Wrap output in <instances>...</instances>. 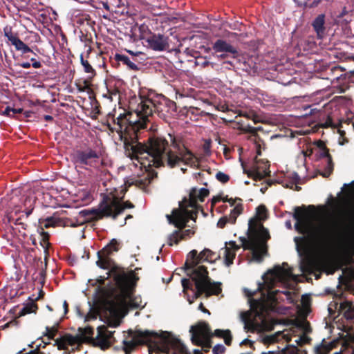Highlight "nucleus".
Segmentation results:
<instances>
[{"label": "nucleus", "mask_w": 354, "mask_h": 354, "mask_svg": "<svg viewBox=\"0 0 354 354\" xmlns=\"http://www.w3.org/2000/svg\"><path fill=\"white\" fill-rule=\"evenodd\" d=\"M152 113V102L149 100H140L136 109L127 114H120L116 118V131L131 160L136 166L146 169L154 166L158 167L162 163L163 152L168 145L162 138H152L147 145L137 142V131L145 127L148 117Z\"/></svg>", "instance_id": "obj_1"}, {"label": "nucleus", "mask_w": 354, "mask_h": 354, "mask_svg": "<svg viewBox=\"0 0 354 354\" xmlns=\"http://www.w3.org/2000/svg\"><path fill=\"white\" fill-rule=\"evenodd\" d=\"M124 350L129 354L137 344H147L149 354H187L184 345L168 332L160 333L137 330L131 341H124Z\"/></svg>", "instance_id": "obj_2"}, {"label": "nucleus", "mask_w": 354, "mask_h": 354, "mask_svg": "<svg viewBox=\"0 0 354 354\" xmlns=\"http://www.w3.org/2000/svg\"><path fill=\"white\" fill-rule=\"evenodd\" d=\"M116 287L120 293L113 299L106 304V309L113 322L108 321L109 326L116 327L119 325V320L122 318L129 308L144 307L140 297H133L132 290L133 288V279L127 274H118L115 277Z\"/></svg>", "instance_id": "obj_3"}, {"label": "nucleus", "mask_w": 354, "mask_h": 354, "mask_svg": "<svg viewBox=\"0 0 354 354\" xmlns=\"http://www.w3.org/2000/svg\"><path fill=\"white\" fill-rule=\"evenodd\" d=\"M217 257L218 256L209 249H204L198 256L197 251L195 250L188 254L185 266L187 274L195 281L197 290L196 297L203 292L210 295L218 294L221 291L220 283L210 281L205 268L202 266H196L197 264L204 261L212 263Z\"/></svg>", "instance_id": "obj_4"}, {"label": "nucleus", "mask_w": 354, "mask_h": 354, "mask_svg": "<svg viewBox=\"0 0 354 354\" xmlns=\"http://www.w3.org/2000/svg\"><path fill=\"white\" fill-rule=\"evenodd\" d=\"M266 218V209L259 205L254 217L250 219L248 229V239L241 237V244L245 250L252 253V260L261 262L266 254V241L268 232L262 225L261 221Z\"/></svg>", "instance_id": "obj_5"}, {"label": "nucleus", "mask_w": 354, "mask_h": 354, "mask_svg": "<svg viewBox=\"0 0 354 354\" xmlns=\"http://www.w3.org/2000/svg\"><path fill=\"white\" fill-rule=\"evenodd\" d=\"M208 194L209 190L206 188H192L189 192V198H185L181 201L179 208L173 210L171 215H167L169 223L181 228L189 219L195 222L198 203L203 202Z\"/></svg>", "instance_id": "obj_6"}, {"label": "nucleus", "mask_w": 354, "mask_h": 354, "mask_svg": "<svg viewBox=\"0 0 354 354\" xmlns=\"http://www.w3.org/2000/svg\"><path fill=\"white\" fill-rule=\"evenodd\" d=\"M293 217L296 220L295 230L301 234L325 239L332 233V227L328 222L319 221L315 223L313 214L306 210L295 208Z\"/></svg>", "instance_id": "obj_7"}, {"label": "nucleus", "mask_w": 354, "mask_h": 354, "mask_svg": "<svg viewBox=\"0 0 354 354\" xmlns=\"http://www.w3.org/2000/svg\"><path fill=\"white\" fill-rule=\"evenodd\" d=\"M290 279L296 280L297 276L292 274L289 266L283 263L281 266H275L263 274V283L259 284V289L270 290L279 283L287 284Z\"/></svg>", "instance_id": "obj_8"}, {"label": "nucleus", "mask_w": 354, "mask_h": 354, "mask_svg": "<svg viewBox=\"0 0 354 354\" xmlns=\"http://www.w3.org/2000/svg\"><path fill=\"white\" fill-rule=\"evenodd\" d=\"M297 328H300L303 332V335H300L297 339H295V342L297 345H302L309 342L310 339L307 336V333L310 332V325L306 321L299 322L297 326L291 329H286L283 331H278L274 334L266 335L263 337V340L264 343L270 344L275 342L284 341L289 342L291 339L292 335H295V333Z\"/></svg>", "instance_id": "obj_9"}, {"label": "nucleus", "mask_w": 354, "mask_h": 354, "mask_svg": "<svg viewBox=\"0 0 354 354\" xmlns=\"http://www.w3.org/2000/svg\"><path fill=\"white\" fill-rule=\"evenodd\" d=\"M165 151L166 149L163 152L161 166L164 163L165 157H166L167 165L170 167L179 165L181 162L190 167H196L198 164L197 158L187 149H184L180 152V157L172 151L167 152L166 156H165Z\"/></svg>", "instance_id": "obj_10"}, {"label": "nucleus", "mask_w": 354, "mask_h": 354, "mask_svg": "<svg viewBox=\"0 0 354 354\" xmlns=\"http://www.w3.org/2000/svg\"><path fill=\"white\" fill-rule=\"evenodd\" d=\"M192 341L197 345L209 346L211 337L210 330L207 324L202 322L190 328Z\"/></svg>", "instance_id": "obj_11"}, {"label": "nucleus", "mask_w": 354, "mask_h": 354, "mask_svg": "<svg viewBox=\"0 0 354 354\" xmlns=\"http://www.w3.org/2000/svg\"><path fill=\"white\" fill-rule=\"evenodd\" d=\"M97 330V334L93 339V344L103 350L109 348L112 344L114 331L108 330L105 326H100Z\"/></svg>", "instance_id": "obj_12"}, {"label": "nucleus", "mask_w": 354, "mask_h": 354, "mask_svg": "<svg viewBox=\"0 0 354 354\" xmlns=\"http://www.w3.org/2000/svg\"><path fill=\"white\" fill-rule=\"evenodd\" d=\"M133 205L129 202H123L114 198L110 205H106L102 209V212L106 216H111L115 218L124 209L131 208Z\"/></svg>", "instance_id": "obj_13"}, {"label": "nucleus", "mask_w": 354, "mask_h": 354, "mask_svg": "<svg viewBox=\"0 0 354 354\" xmlns=\"http://www.w3.org/2000/svg\"><path fill=\"white\" fill-rule=\"evenodd\" d=\"M333 308L338 311L339 315H342L347 319L354 318V305L351 302L344 301L340 303L330 304L328 310L331 311Z\"/></svg>", "instance_id": "obj_14"}, {"label": "nucleus", "mask_w": 354, "mask_h": 354, "mask_svg": "<svg viewBox=\"0 0 354 354\" xmlns=\"http://www.w3.org/2000/svg\"><path fill=\"white\" fill-rule=\"evenodd\" d=\"M275 291H268L267 295H263L259 299L250 300L252 308H255L257 310H259L260 312L263 311L268 306L269 302H274L277 299L275 297Z\"/></svg>", "instance_id": "obj_15"}, {"label": "nucleus", "mask_w": 354, "mask_h": 354, "mask_svg": "<svg viewBox=\"0 0 354 354\" xmlns=\"http://www.w3.org/2000/svg\"><path fill=\"white\" fill-rule=\"evenodd\" d=\"M4 35L10 41L17 50H21L23 53L31 51V49L25 44L18 37L13 35L10 28L6 27L3 29Z\"/></svg>", "instance_id": "obj_16"}, {"label": "nucleus", "mask_w": 354, "mask_h": 354, "mask_svg": "<svg viewBox=\"0 0 354 354\" xmlns=\"http://www.w3.org/2000/svg\"><path fill=\"white\" fill-rule=\"evenodd\" d=\"M118 241L116 239H113L110 243L106 245L101 252H98L99 260L96 262L97 265L103 269H107L109 263L106 260L104 259V256L108 255L113 251H118Z\"/></svg>", "instance_id": "obj_17"}, {"label": "nucleus", "mask_w": 354, "mask_h": 354, "mask_svg": "<svg viewBox=\"0 0 354 354\" xmlns=\"http://www.w3.org/2000/svg\"><path fill=\"white\" fill-rule=\"evenodd\" d=\"M35 204V196L33 194L28 196L23 203L16 207L14 209L16 214L22 212L24 213L26 217H28L34 209Z\"/></svg>", "instance_id": "obj_18"}, {"label": "nucleus", "mask_w": 354, "mask_h": 354, "mask_svg": "<svg viewBox=\"0 0 354 354\" xmlns=\"http://www.w3.org/2000/svg\"><path fill=\"white\" fill-rule=\"evenodd\" d=\"M224 201H227L232 209L229 216V222L234 224L236 220V218L241 214L243 211V206L240 199L238 198H223Z\"/></svg>", "instance_id": "obj_19"}, {"label": "nucleus", "mask_w": 354, "mask_h": 354, "mask_svg": "<svg viewBox=\"0 0 354 354\" xmlns=\"http://www.w3.org/2000/svg\"><path fill=\"white\" fill-rule=\"evenodd\" d=\"M148 46L154 50H163L167 46V39L163 35H155L147 40Z\"/></svg>", "instance_id": "obj_20"}, {"label": "nucleus", "mask_w": 354, "mask_h": 354, "mask_svg": "<svg viewBox=\"0 0 354 354\" xmlns=\"http://www.w3.org/2000/svg\"><path fill=\"white\" fill-rule=\"evenodd\" d=\"M239 249V246L234 241L226 243L224 248V262L227 266H230L236 255V251Z\"/></svg>", "instance_id": "obj_21"}, {"label": "nucleus", "mask_w": 354, "mask_h": 354, "mask_svg": "<svg viewBox=\"0 0 354 354\" xmlns=\"http://www.w3.org/2000/svg\"><path fill=\"white\" fill-rule=\"evenodd\" d=\"M213 49L216 53H230L232 54L237 53V50L231 44L223 39L217 40L213 45Z\"/></svg>", "instance_id": "obj_22"}, {"label": "nucleus", "mask_w": 354, "mask_h": 354, "mask_svg": "<svg viewBox=\"0 0 354 354\" xmlns=\"http://www.w3.org/2000/svg\"><path fill=\"white\" fill-rule=\"evenodd\" d=\"M325 15H319L313 21L312 26L319 38H322L324 34Z\"/></svg>", "instance_id": "obj_23"}, {"label": "nucleus", "mask_w": 354, "mask_h": 354, "mask_svg": "<svg viewBox=\"0 0 354 354\" xmlns=\"http://www.w3.org/2000/svg\"><path fill=\"white\" fill-rule=\"evenodd\" d=\"M269 170L266 165L263 166L257 165L253 167L250 171V175L254 179H261L268 175Z\"/></svg>", "instance_id": "obj_24"}, {"label": "nucleus", "mask_w": 354, "mask_h": 354, "mask_svg": "<svg viewBox=\"0 0 354 354\" xmlns=\"http://www.w3.org/2000/svg\"><path fill=\"white\" fill-rule=\"evenodd\" d=\"M319 157L324 159V162L327 165L326 169L324 172L322 173V176L324 177H327L330 175L333 170V165L331 161V158L329 156L327 151L324 149H322L319 153Z\"/></svg>", "instance_id": "obj_25"}, {"label": "nucleus", "mask_w": 354, "mask_h": 354, "mask_svg": "<svg viewBox=\"0 0 354 354\" xmlns=\"http://www.w3.org/2000/svg\"><path fill=\"white\" fill-rule=\"evenodd\" d=\"M333 346V342L323 341L319 345L315 347V354H329Z\"/></svg>", "instance_id": "obj_26"}, {"label": "nucleus", "mask_w": 354, "mask_h": 354, "mask_svg": "<svg viewBox=\"0 0 354 354\" xmlns=\"http://www.w3.org/2000/svg\"><path fill=\"white\" fill-rule=\"evenodd\" d=\"M214 335L218 337H221L224 339L225 343L226 344H230L232 337L230 335V332L228 330H220L217 329L214 331Z\"/></svg>", "instance_id": "obj_27"}, {"label": "nucleus", "mask_w": 354, "mask_h": 354, "mask_svg": "<svg viewBox=\"0 0 354 354\" xmlns=\"http://www.w3.org/2000/svg\"><path fill=\"white\" fill-rule=\"evenodd\" d=\"M75 342V337L68 335L65 336L59 342H57L58 349L64 348L67 344H73Z\"/></svg>", "instance_id": "obj_28"}, {"label": "nucleus", "mask_w": 354, "mask_h": 354, "mask_svg": "<svg viewBox=\"0 0 354 354\" xmlns=\"http://www.w3.org/2000/svg\"><path fill=\"white\" fill-rule=\"evenodd\" d=\"M37 309V306L32 301L31 302L26 304L24 307H23L19 313L20 315H25L31 313L35 312Z\"/></svg>", "instance_id": "obj_29"}, {"label": "nucleus", "mask_w": 354, "mask_h": 354, "mask_svg": "<svg viewBox=\"0 0 354 354\" xmlns=\"http://www.w3.org/2000/svg\"><path fill=\"white\" fill-rule=\"evenodd\" d=\"M79 332L80 337L78 338L81 340L91 338L93 335V329L91 327L80 328Z\"/></svg>", "instance_id": "obj_30"}, {"label": "nucleus", "mask_w": 354, "mask_h": 354, "mask_svg": "<svg viewBox=\"0 0 354 354\" xmlns=\"http://www.w3.org/2000/svg\"><path fill=\"white\" fill-rule=\"evenodd\" d=\"M95 157H96L95 154L92 153H90L88 154L82 153L78 154L77 158V161L80 163L87 165L89 163L88 162H89L90 158H95Z\"/></svg>", "instance_id": "obj_31"}, {"label": "nucleus", "mask_w": 354, "mask_h": 354, "mask_svg": "<svg viewBox=\"0 0 354 354\" xmlns=\"http://www.w3.org/2000/svg\"><path fill=\"white\" fill-rule=\"evenodd\" d=\"M119 60L122 61L124 64H127L129 68L133 70H138V67L133 63L128 57L125 55H120Z\"/></svg>", "instance_id": "obj_32"}, {"label": "nucleus", "mask_w": 354, "mask_h": 354, "mask_svg": "<svg viewBox=\"0 0 354 354\" xmlns=\"http://www.w3.org/2000/svg\"><path fill=\"white\" fill-rule=\"evenodd\" d=\"M183 237L180 236V232L176 231L174 233L171 234L168 239V243L169 245H172L173 244H177L178 241L182 239Z\"/></svg>", "instance_id": "obj_33"}, {"label": "nucleus", "mask_w": 354, "mask_h": 354, "mask_svg": "<svg viewBox=\"0 0 354 354\" xmlns=\"http://www.w3.org/2000/svg\"><path fill=\"white\" fill-rule=\"evenodd\" d=\"M300 270L302 272H308L311 270L310 261L307 259H304L300 264Z\"/></svg>", "instance_id": "obj_34"}, {"label": "nucleus", "mask_w": 354, "mask_h": 354, "mask_svg": "<svg viewBox=\"0 0 354 354\" xmlns=\"http://www.w3.org/2000/svg\"><path fill=\"white\" fill-rule=\"evenodd\" d=\"M78 315L80 317H84V322H88L91 319H96L97 313L95 310L91 309L90 312L85 317H84L80 312H78Z\"/></svg>", "instance_id": "obj_35"}, {"label": "nucleus", "mask_w": 354, "mask_h": 354, "mask_svg": "<svg viewBox=\"0 0 354 354\" xmlns=\"http://www.w3.org/2000/svg\"><path fill=\"white\" fill-rule=\"evenodd\" d=\"M80 62L84 67V70L87 73H93L94 70L87 60L83 59L82 55L80 57Z\"/></svg>", "instance_id": "obj_36"}, {"label": "nucleus", "mask_w": 354, "mask_h": 354, "mask_svg": "<svg viewBox=\"0 0 354 354\" xmlns=\"http://www.w3.org/2000/svg\"><path fill=\"white\" fill-rule=\"evenodd\" d=\"M58 326V323L53 325V326H46V335L48 336L50 338H53L56 332H57V327Z\"/></svg>", "instance_id": "obj_37"}, {"label": "nucleus", "mask_w": 354, "mask_h": 354, "mask_svg": "<svg viewBox=\"0 0 354 354\" xmlns=\"http://www.w3.org/2000/svg\"><path fill=\"white\" fill-rule=\"evenodd\" d=\"M216 178L218 181L221 183H226L229 180V176L226 174L221 171H219L216 174Z\"/></svg>", "instance_id": "obj_38"}, {"label": "nucleus", "mask_w": 354, "mask_h": 354, "mask_svg": "<svg viewBox=\"0 0 354 354\" xmlns=\"http://www.w3.org/2000/svg\"><path fill=\"white\" fill-rule=\"evenodd\" d=\"M225 350L223 344H216L213 348L214 354H223Z\"/></svg>", "instance_id": "obj_39"}, {"label": "nucleus", "mask_w": 354, "mask_h": 354, "mask_svg": "<svg viewBox=\"0 0 354 354\" xmlns=\"http://www.w3.org/2000/svg\"><path fill=\"white\" fill-rule=\"evenodd\" d=\"M294 240H295V242L296 244L297 250L298 253L299 254H301L300 247H301V244L303 243L304 239V237L297 236V237H295Z\"/></svg>", "instance_id": "obj_40"}, {"label": "nucleus", "mask_w": 354, "mask_h": 354, "mask_svg": "<svg viewBox=\"0 0 354 354\" xmlns=\"http://www.w3.org/2000/svg\"><path fill=\"white\" fill-rule=\"evenodd\" d=\"M227 223H230L229 222V217L227 216H223L222 218H221L218 223H217V225L219 227H223Z\"/></svg>", "instance_id": "obj_41"}, {"label": "nucleus", "mask_w": 354, "mask_h": 354, "mask_svg": "<svg viewBox=\"0 0 354 354\" xmlns=\"http://www.w3.org/2000/svg\"><path fill=\"white\" fill-rule=\"evenodd\" d=\"M181 282H182V286L183 287V291H185L186 290L189 288V287L191 286V283H190L189 280L187 279H183L181 280Z\"/></svg>", "instance_id": "obj_42"}, {"label": "nucleus", "mask_w": 354, "mask_h": 354, "mask_svg": "<svg viewBox=\"0 0 354 354\" xmlns=\"http://www.w3.org/2000/svg\"><path fill=\"white\" fill-rule=\"evenodd\" d=\"M248 317H249L248 313H243L241 315V320L245 323V326H247L250 324Z\"/></svg>", "instance_id": "obj_43"}, {"label": "nucleus", "mask_w": 354, "mask_h": 354, "mask_svg": "<svg viewBox=\"0 0 354 354\" xmlns=\"http://www.w3.org/2000/svg\"><path fill=\"white\" fill-rule=\"evenodd\" d=\"M194 231L193 229L186 230L185 231L180 232V236H182L183 239L186 236H191V235L194 234Z\"/></svg>", "instance_id": "obj_44"}, {"label": "nucleus", "mask_w": 354, "mask_h": 354, "mask_svg": "<svg viewBox=\"0 0 354 354\" xmlns=\"http://www.w3.org/2000/svg\"><path fill=\"white\" fill-rule=\"evenodd\" d=\"M194 231L193 229L186 230L185 231L180 232V236H182L183 239L186 236H191V235L194 234Z\"/></svg>", "instance_id": "obj_45"}, {"label": "nucleus", "mask_w": 354, "mask_h": 354, "mask_svg": "<svg viewBox=\"0 0 354 354\" xmlns=\"http://www.w3.org/2000/svg\"><path fill=\"white\" fill-rule=\"evenodd\" d=\"M348 245L351 252L354 254V236L349 239Z\"/></svg>", "instance_id": "obj_46"}, {"label": "nucleus", "mask_w": 354, "mask_h": 354, "mask_svg": "<svg viewBox=\"0 0 354 354\" xmlns=\"http://www.w3.org/2000/svg\"><path fill=\"white\" fill-rule=\"evenodd\" d=\"M12 109L9 106H7L6 109H5V111L3 112V115H8V116H12V115L10 114V113L12 112Z\"/></svg>", "instance_id": "obj_47"}, {"label": "nucleus", "mask_w": 354, "mask_h": 354, "mask_svg": "<svg viewBox=\"0 0 354 354\" xmlns=\"http://www.w3.org/2000/svg\"><path fill=\"white\" fill-rule=\"evenodd\" d=\"M11 279H12L15 281H18L19 280L20 276L17 270L15 271L14 274L11 277Z\"/></svg>", "instance_id": "obj_48"}, {"label": "nucleus", "mask_w": 354, "mask_h": 354, "mask_svg": "<svg viewBox=\"0 0 354 354\" xmlns=\"http://www.w3.org/2000/svg\"><path fill=\"white\" fill-rule=\"evenodd\" d=\"M41 236H42L43 243H41V244L43 246V248H44L46 247V244H48L47 241H46L47 236L46 234H42Z\"/></svg>", "instance_id": "obj_49"}, {"label": "nucleus", "mask_w": 354, "mask_h": 354, "mask_svg": "<svg viewBox=\"0 0 354 354\" xmlns=\"http://www.w3.org/2000/svg\"><path fill=\"white\" fill-rule=\"evenodd\" d=\"M32 66L35 68H39L41 67V63L39 61H35V62H32Z\"/></svg>", "instance_id": "obj_50"}, {"label": "nucleus", "mask_w": 354, "mask_h": 354, "mask_svg": "<svg viewBox=\"0 0 354 354\" xmlns=\"http://www.w3.org/2000/svg\"><path fill=\"white\" fill-rule=\"evenodd\" d=\"M21 66L24 68H28L30 66V63H29L28 62H23L21 64Z\"/></svg>", "instance_id": "obj_51"}, {"label": "nucleus", "mask_w": 354, "mask_h": 354, "mask_svg": "<svg viewBox=\"0 0 354 354\" xmlns=\"http://www.w3.org/2000/svg\"><path fill=\"white\" fill-rule=\"evenodd\" d=\"M63 308H64V314H66L68 312V304L66 301H64L63 302Z\"/></svg>", "instance_id": "obj_52"}, {"label": "nucleus", "mask_w": 354, "mask_h": 354, "mask_svg": "<svg viewBox=\"0 0 354 354\" xmlns=\"http://www.w3.org/2000/svg\"><path fill=\"white\" fill-rule=\"evenodd\" d=\"M221 200L220 196H215L212 198V203L215 204L216 203L218 202Z\"/></svg>", "instance_id": "obj_53"}, {"label": "nucleus", "mask_w": 354, "mask_h": 354, "mask_svg": "<svg viewBox=\"0 0 354 354\" xmlns=\"http://www.w3.org/2000/svg\"><path fill=\"white\" fill-rule=\"evenodd\" d=\"M12 112L13 114H15V113H21L22 111V109H12Z\"/></svg>", "instance_id": "obj_54"}, {"label": "nucleus", "mask_w": 354, "mask_h": 354, "mask_svg": "<svg viewBox=\"0 0 354 354\" xmlns=\"http://www.w3.org/2000/svg\"><path fill=\"white\" fill-rule=\"evenodd\" d=\"M285 225H286V227H287V228H288V229H291V227H292V224H291L290 221H286Z\"/></svg>", "instance_id": "obj_55"}, {"label": "nucleus", "mask_w": 354, "mask_h": 354, "mask_svg": "<svg viewBox=\"0 0 354 354\" xmlns=\"http://www.w3.org/2000/svg\"><path fill=\"white\" fill-rule=\"evenodd\" d=\"M44 118H45L46 120H51L53 119V118L50 115H45Z\"/></svg>", "instance_id": "obj_56"}, {"label": "nucleus", "mask_w": 354, "mask_h": 354, "mask_svg": "<svg viewBox=\"0 0 354 354\" xmlns=\"http://www.w3.org/2000/svg\"><path fill=\"white\" fill-rule=\"evenodd\" d=\"M302 301H303L304 306L305 307H307V306H308V303L305 301V299H302Z\"/></svg>", "instance_id": "obj_57"}, {"label": "nucleus", "mask_w": 354, "mask_h": 354, "mask_svg": "<svg viewBox=\"0 0 354 354\" xmlns=\"http://www.w3.org/2000/svg\"><path fill=\"white\" fill-rule=\"evenodd\" d=\"M38 354H49V353H47L44 352V351H39V352L38 353Z\"/></svg>", "instance_id": "obj_58"}, {"label": "nucleus", "mask_w": 354, "mask_h": 354, "mask_svg": "<svg viewBox=\"0 0 354 354\" xmlns=\"http://www.w3.org/2000/svg\"><path fill=\"white\" fill-rule=\"evenodd\" d=\"M104 8H106L107 10L109 9V6H107V4H104Z\"/></svg>", "instance_id": "obj_59"}, {"label": "nucleus", "mask_w": 354, "mask_h": 354, "mask_svg": "<svg viewBox=\"0 0 354 354\" xmlns=\"http://www.w3.org/2000/svg\"><path fill=\"white\" fill-rule=\"evenodd\" d=\"M27 354H36V353L33 351H30V352L28 353Z\"/></svg>", "instance_id": "obj_60"}, {"label": "nucleus", "mask_w": 354, "mask_h": 354, "mask_svg": "<svg viewBox=\"0 0 354 354\" xmlns=\"http://www.w3.org/2000/svg\"><path fill=\"white\" fill-rule=\"evenodd\" d=\"M131 218V215H128V216H126V218H125V219H127V218Z\"/></svg>", "instance_id": "obj_61"}, {"label": "nucleus", "mask_w": 354, "mask_h": 354, "mask_svg": "<svg viewBox=\"0 0 354 354\" xmlns=\"http://www.w3.org/2000/svg\"><path fill=\"white\" fill-rule=\"evenodd\" d=\"M202 308H203V304H201L200 306H199V308L202 310Z\"/></svg>", "instance_id": "obj_62"}, {"label": "nucleus", "mask_w": 354, "mask_h": 354, "mask_svg": "<svg viewBox=\"0 0 354 354\" xmlns=\"http://www.w3.org/2000/svg\"><path fill=\"white\" fill-rule=\"evenodd\" d=\"M219 57H221V58H224V57H225V56H224V55H221L219 56Z\"/></svg>", "instance_id": "obj_63"}, {"label": "nucleus", "mask_w": 354, "mask_h": 354, "mask_svg": "<svg viewBox=\"0 0 354 354\" xmlns=\"http://www.w3.org/2000/svg\"><path fill=\"white\" fill-rule=\"evenodd\" d=\"M252 294H253V292H250L248 293V296H252Z\"/></svg>", "instance_id": "obj_64"}]
</instances>
